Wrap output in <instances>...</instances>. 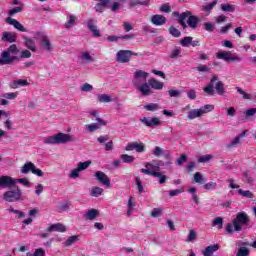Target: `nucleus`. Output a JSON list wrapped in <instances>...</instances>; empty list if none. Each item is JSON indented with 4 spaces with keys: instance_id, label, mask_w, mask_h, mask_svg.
Listing matches in <instances>:
<instances>
[{
    "instance_id": "f257e3e1",
    "label": "nucleus",
    "mask_w": 256,
    "mask_h": 256,
    "mask_svg": "<svg viewBox=\"0 0 256 256\" xmlns=\"http://www.w3.org/2000/svg\"><path fill=\"white\" fill-rule=\"evenodd\" d=\"M17 55H19V48H17V45H10L6 51L1 53L0 65H13L15 61H20V59H29L31 57V51L23 50L20 57Z\"/></svg>"
},
{
    "instance_id": "f03ea898",
    "label": "nucleus",
    "mask_w": 256,
    "mask_h": 256,
    "mask_svg": "<svg viewBox=\"0 0 256 256\" xmlns=\"http://www.w3.org/2000/svg\"><path fill=\"white\" fill-rule=\"evenodd\" d=\"M172 16L178 18V23L183 29H187V24L191 29H197L201 21L199 17L193 15L191 11H186L181 14L178 11H174L172 12ZM186 19H188L187 23L185 22Z\"/></svg>"
},
{
    "instance_id": "7ed1b4c3",
    "label": "nucleus",
    "mask_w": 256,
    "mask_h": 256,
    "mask_svg": "<svg viewBox=\"0 0 256 256\" xmlns=\"http://www.w3.org/2000/svg\"><path fill=\"white\" fill-rule=\"evenodd\" d=\"M250 222H251V219L249 218V215H247V213L239 212L236 215V218L232 220V224L228 223L226 225V231L227 233H229V235L233 234V227H234V231H242L243 226L249 225Z\"/></svg>"
},
{
    "instance_id": "20e7f679",
    "label": "nucleus",
    "mask_w": 256,
    "mask_h": 256,
    "mask_svg": "<svg viewBox=\"0 0 256 256\" xmlns=\"http://www.w3.org/2000/svg\"><path fill=\"white\" fill-rule=\"evenodd\" d=\"M215 89L218 95L225 94V84L221 80H219V76L217 75L212 76V78L210 79V83L206 87H204L203 91L208 95H215Z\"/></svg>"
},
{
    "instance_id": "39448f33",
    "label": "nucleus",
    "mask_w": 256,
    "mask_h": 256,
    "mask_svg": "<svg viewBox=\"0 0 256 256\" xmlns=\"http://www.w3.org/2000/svg\"><path fill=\"white\" fill-rule=\"evenodd\" d=\"M2 187H13L12 190H8L3 194V199L7 203H18L19 201H25V196L19 188V186H2Z\"/></svg>"
},
{
    "instance_id": "423d86ee",
    "label": "nucleus",
    "mask_w": 256,
    "mask_h": 256,
    "mask_svg": "<svg viewBox=\"0 0 256 256\" xmlns=\"http://www.w3.org/2000/svg\"><path fill=\"white\" fill-rule=\"evenodd\" d=\"M69 142H71V136L65 133H58L54 136H49L48 138L44 139V143L46 145H61Z\"/></svg>"
},
{
    "instance_id": "0eeeda50",
    "label": "nucleus",
    "mask_w": 256,
    "mask_h": 256,
    "mask_svg": "<svg viewBox=\"0 0 256 256\" xmlns=\"http://www.w3.org/2000/svg\"><path fill=\"white\" fill-rule=\"evenodd\" d=\"M8 178L7 183L3 187H17L16 183H21L25 187H31V182L27 178L13 179L11 176H4Z\"/></svg>"
},
{
    "instance_id": "6e6552de",
    "label": "nucleus",
    "mask_w": 256,
    "mask_h": 256,
    "mask_svg": "<svg viewBox=\"0 0 256 256\" xmlns=\"http://www.w3.org/2000/svg\"><path fill=\"white\" fill-rule=\"evenodd\" d=\"M133 57V51L131 50H119L116 54V61L118 63H129Z\"/></svg>"
},
{
    "instance_id": "1a4fd4ad",
    "label": "nucleus",
    "mask_w": 256,
    "mask_h": 256,
    "mask_svg": "<svg viewBox=\"0 0 256 256\" xmlns=\"http://www.w3.org/2000/svg\"><path fill=\"white\" fill-rule=\"evenodd\" d=\"M153 155L155 157H161L163 155L164 159H166V165H173V162L171 161V152L169 150H163V148L156 146L153 150Z\"/></svg>"
},
{
    "instance_id": "9d476101",
    "label": "nucleus",
    "mask_w": 256,
    "mask_h": 256,
    "mask_svg": "<svg viewBox=\"0 0 256 256\" xmlns=\"http://www.w3.org/2000/svg\"><path fill=\"white\" fill-rule=\"evenodd\" d=\"M133 85L136 86V88L138 89V91H140V93L144 96L147 97L149 95H151L153 93V91L151 90V85H149V82H145L142 85H139V82L137 80H132Z\"/></svg>"
},
{
    "instance_id": "9b49d317",
    "label": "nucleus",
    "mask_w": 256,
    "mask_h": 256,
    "mask_svg": "<svg viewBox=\"0 0 256 256\" xmlns=\"http://www.w3.org/2000/svg\"><path fill=\"white\" fill-rule=\"evenodd\" d=\"M140 173H144V175H150L151 177H158L160 185L163 183H167V175L161 174L159 171H151V169H140Z\"/></svg>"
},
{
    "instance_id": "f8f14e48",
    "label": "nucleus",
    "mask_w": 256,
    "mask_h": 256,
    "mask_svg": "<svg viewBox=\"0 0 256 256\" xmlns=\"http://www.w3.org/2000/svg\"><path fill=\"white\" fill-rule=\"evenodd\" d=\"M217 59H223V61H241V57L233 55L231 51H222L216 53Z\"/></svg>"
},
{
    "instance_id": "ddd939ff",
    "label": "nucleus",
    "mask_w": 256,
    "mask_h": 256,
    "mask_svg": "<svg viewBox=\"0 0 256 256\" xmlns=\"http://www.w3.org/2000/svg\"><path fill=\"white\" fill-rule=\"evenodd\" d=\"M136 150V153H144L145 151V144L142 142H130L125 147V151H134Z\"/></svg>"
},
{
    "instance_id": "4468645a",
    "label": "nucleus",
    "mask_w": 256,
    "mask_h": 256,
    "mask_svg": "<svg viewBox=\"0 0 256 256\" xmlns=\"http://www.w3.org/2000/svg\"><path fill=\"white\" fill-rule=\"evenodd\" d=\"M140 121L146 127H159V125H161V120L158 117H153V118L144 117L140 119Z\"/></svg>"
},
{
    "instance_id": "2eb2a0df",
    "label": "nucleus",
    "mask_w": 256,
    "mask_h": 256,
    "mask_svg": "<svg viewBox=\"0 0 256 256\" xmlns=\"http://www.w3.org/2000/svg\"><path fill=\"white\" fill-rule=\"evenodd\" d=\"M95 177L97 181H99V183H101L102 185H105L106 187H111V179H109V176H107V174H105L104 172L97 171L95 173Z\"/></svg>"
},
{
    "instance_id": "dca6fc26",
    "label": "nucleus",
    "mask_w": 256,
    "mask_h": 256,
    "mask_svg": "<svg viewBox=\"0 0 256 256\" xmlns=\"http://www.w3.org/2000/svg\"><path fill=\"white\" fill-rule=\"evenodd\" d=\"M6 23H8V25H13L15 29H17L18 31H21L22 33H27V28H24L23 24H21L16 19L8 17L6 18Z\"/></svg>"
},
{
    "instance_id": "f3484780",
    "label": "nucleus",
    "mask_w": 256,
    "mask_h": 256,
    "mask_svg": "<svg viewBox=\"0 0 256 256\" xmlns=\"http://www.w3.org/2000/svg\"><path fill=\"white\" fill-rule=\"evenodd\" d=\"M151 23L156 26L165 25V23H167V18L161 14H155L151 17Z\"/></svg>"
},
{
    "instance_id": "a211bd4d",
    "label": "nucleus",
    "mask_w": 256,
    "mask_h": 256,
    "mask_svg": "<svg viewBox=\"0 0 256 256\" xmlns=\"http://www.w3.org/2000/svg\"><path fill=\"white\" fill-rule=\"evenodd\" d=\"M87 28L91 33H93V37H101V32L97 29V26H95V20L89 19L87 22Z\"/></svg>"
},
{
    "instance_id": "6ab92c4d",
    "label": "nucleus",
    "mask_w": 256,
    "mask_h": 256,
    "mask_svg": "<svg viewBox=\"0 0 256 256\" xmlns=\"http://www.w3.org/2000/svg\"><path fill=\"white\" fill-rule=\"evenodd\" d=\"M47 231L48 233H53L55 231H58L59 233H65V231H67V228L65 227V225L61 223H56V224L50 225Z\"/></svg>"
},
{
    "instance_id": "aec40b11",
    "label": "nucleus",
    "mask_w": 256,
    "mask_h": 256,
    "mask_svg": "<svg viewBox=\"0 0 256 256\" xmlns=\"http://www.w3.org/2000/svg\"><path fill=\"white\" fill-rule=\"evenodd\" d=\"M2 41L6 43H15V41H17V34L15 32H4Z\"/></svg>"
},
{
    "instance_id": "412c9836",
    "label": "nucleus",
    "mask_w": 256,
    "mask_h": 256,
    "mask_svg": "<svg viewBox=\"0 0 256 256\" xmlns=\"http://www.w3.org/2000/svg\"><path fill=\"white\" fill-rule=\"evenodd\" d=\"M96 121H98V124H90L86 126L89 133H93V131H97V129H100V127L107 125V122L101 118H97Z\"/></svg>"
},
{
    "instance_id": "4be33fe9",
    "label": "nucleus",
    "mask_w": 256,
    "mask_h": 256,
    "mask_svg": "<svg viewBox=\"0 0 256 256\" xmlns=\"http://www.w3.org/2000/svg\"><path fill=\"white\" fill-rule=\"evenodd\" d=\"M77 16L70 14L67 16V22L64 24L65 29H72L77 25Z\"/></svg>"
},
{
    "instance_id": "5701e85b",
    "label": "nucleus",
    "mask_w": 256,
    "mask_h": 256,
    "mask_svg": "<svg viewBox=\"0 0 256 256\" xmlns=\"http://www.w3.org/2000/svg\"><path fill=\"white\" fill-rule=\"evenodd\" d=\"M41 45L45 51H53V46L51 45V40L45 35L40 39Z\"/></svg>"
},
{
    "instance_id": "b1692460",
    "label": "nucleus",
    "mask_w": 256,
    "mask_h": 256,
    "mask_svg": "<svg viewBox=\"0 0 256 256\" xmlns=\"http://www.w3.org/2000/svg\"><path fill=\"white\" fill-rule=\"evenodd\" d=\"M23 39L27 49H30V51H33V52L37 51V47L35 46V40L27 36H23Z\"/></svg>"
},
{
    "instance_id": "393cba45",
    "label": "nucleus",
    "mask_w": 256,
    "mask_h": 256,
    "mask_svg": "<svg viewBox=\"0 0 256 256\" xmlns=\"http://www.w3.org/2000/svg\"><path fill=\"white\" fill-rule=\"evenodd\" d=\"M219 247H220L219 244L210 245L205 248L203 255L204 256H213V253H215V251H219Z\"/></svg>"
},
{
    "instance_id": "a878e982",
    "label": "nucleus",
    "mask_w": 256,
    "mask_h": 256,
    "mask_svg": "<svg viewBox=\"0 0 256 256\" xmlns=\"http://www.w3.org/2000/svg\"><path fill=\"white\" fill-rule=\"evenodd\" d=\"M148 83L150 85V87H152V89H156V90H161L163 89V86L165 85L163 82H159L157 79L155 78H150L148 80Z\"/></svg>"
},
{
    "instance_id": "bb28decb",
    "label": "nucleus",
    "mask_w": 256,
    "mask_h": 256,
    "mask_svg": "<svg viewBox=\"0 0 256 256\" xmlns=\"http://www.w3.org/2000/svg\"><path fill=\"white\" fill-rule=\"evenodd\" d=\"M25 85H29V82L23 79L14 80L12 83H10L11 89H17L18 87H25Z\"/></svg>"
},
{
    "instance_id": "cd10ccee",
    "label": "nucleus",
    "mask_w": 256,
    "mask_h": 256,
    "mask_svg": "<svg viewBox=\"0 0 256 256\" xmlns=\"http://www.w3.org/2000/svg\"><path fill=\"white\" fill-rule=\"evenodd\" d=\"M204 111L200 109H193L188 112V119H197V117L203 116Z\"/></svg>"
},
{
    "instance_id": "c85d7f7f",
    "label": "nucleus",
    "mask_w": 256,
    "mask_h": 256,
    "mask_svg": "<svg viewBox=\"0 0 256 256\" xmlns=\"http://www.w3.org/2000/svg\"><path fill=\"white\" fill-rule=\"evenodd\" d=\"M147 77H149V73L143 71V70H137L134 73V80L143 79V81H147Z\"/></svg>"
},
{
    "instance_id": "c756f323",
    "label": "nucleus",
    "mask_w": 256,
    "mask_h": 256,
    "mask_svg": "<svg viewBox=\"0 0 256 256\" xmlns=\"http://www.w3.org/2000/svg\"><path fill=\"white\" fill-rule=\"evenodd\" d=\"M247 134V130H244L242 133H240L237 137L234 138V141L228 144V147H235V145H239L241 143V139L245 137Z\"/></svg>"
},
{
    "instance_id": "7c9ffc66",
    "label": "nucleus",
    "mask_w": 256,
    "mask_h": 256,
    "mask_svg": "<svg viewBox=\"0 0 256 256\" xmlns=\"http://www.w3.org/2000/svg\"><path fill=\"white\" fill-rule=\"evenodd\" d=\"M97 217H99V210L97 209H90L86 213V219H88L89 221H93Z\"/></svg>"
},
{
    "instance_id": "2f4dec72",
    "label": "nucleus",
    "mask_w": 256,
    "mask_h": 256,
    "mask_svg": "<svg viewBox=\"0 0 256 256\" xmlns=\"http://www.w3.org/2000/svg\"><path fill=\"white\" fill-rule=\"evenodd\" d=\"M70 207H71V201H64L58 207V213H63L65 211H69Z\"/></svg>"
},
{
    "instance_id": "473e14b6",
    "label": "nucleus",
    "mask_w": 256,
    "mask_h": 256,
    "mask_svg": "<svg viewBox=\"0 0 256 256\" xmlns=\"http://www.w3.org/2000/svg\"><path fill=\"white\" fill-rule=\"evenodd\" d=\"M34 166H35V164H33L32 162L25 163L24 167H22V169H21V173H23L24 175H27V173H29V171L33 172Z\"/></svg>"
},
{
    "instance_id": "72a5a7b5",
    "label": "nucleus",
    "mask_w": 256,
    "mask_h": 256,
    "mask_svg": "<svg viewBox=\"0 0 256 256\" xmlns=\"http://www.w3.org/2000/svg\"><path fill=\"white\" fill-rule=\"evenodd\" d=\"M238 194L242 195V197H246V199H253V197H255L253 192H251L250 190L239 189Z\"/></svg>"
},
{
    "instance_id": "f704fd0d",
    "label": "nucleus",
    "mask_w": 256,
    "mask_h": 256,
    "mask_svg": "<svg viewBox=\"0 0 256 256\" xmlns=\"http://www.w3.org/2000/svg\"><path fill=\"white\" fill-rule=\"evenodd\" d=\"M79 241V236H70L65 242V247H71V245L77 243Z\"/></svg>"
},
{
    "instance_id": "c9c22d12",
    "label": "nucleus",
    "mask_w": 256,
    "mask_h": 256,
    "mask_svg": "<svg viewBox=\"0 0 256 256\" xmlns=\"http://www.w3.org/2000/svg\"><path fill=\"white\" fill-rule=\"evenodd\" d=\"M91 197H99V195H103V188L101 187H93L90 192Z\"/></svg>"
},
{
    "instance_id": "e433bc0d",
    "label": "nucleus",
    "mask_w": 256,
    "mask_h": 256,
    "mask_svg": "<svg viewBox=\"0 0 256 256\" xmlns=\"http://www.w3.org/2000/svg\"><path fill=\"white\" fill-rule=\"evenodd\" d=\"M221 9L226 13H235V6L231 4H221Z\"/></svg>"
},
{
    "instance_id": "4c0bfd02",
    "label": "nucleus",
    "mask_w": 256,
    "mask_h": 256,
    "mask_svg": "<svg viewBox=\"0 0 256 256\" xmlns=\"http://www.w3.org/2000/svg\"><path fill=\"white\" fill-rule=\"evenodd\" d=\"M144 109L146 111H158V109H161V107L159 106V104L149 103L144 106Z\"/></svg>"
},
{
    "instance_id": "58836bf2",
    "label": "nucleus",
    "mask_w": 256,
    "mask_h": 256,
    "mask_svg": "<svg viewBox=\"0 0 256 256\" xmlns=\"http://www.w3.org/2000/svg\"><path fill=\"white\" fill-rule=\"evenodd\" d=\"M194 181L195 183H200V185H203V183H205V181H207L203 175L200 172H196L194 174Z\"/></svg>"
},
{
    "instance_id": "ea45409f",
    "label": "nucleus",
    "mask_w": 256,
    "mask_h": 256,
    "mask_svg": "<svg viewBox=\"0 0 256 256\" xmlns=\"http://www.w3.org/2000/svg\"><path fill=\"white\" fill-rule=\"evenodd\" d=\"M120 158L122 159L123 163H133V161H135V156H131L129 154H122Z\"/></svg>"
},
{
    "instance_id": "a19ab883",
    "label": "nucleus",
    "mask_w": 256,
    "mask_h": 256,
    "mask_svg": "<svg viewBox=\"0 0 256 256\" xmlns=\"http://www.w3.org/2000/svg\"><path fill=\"white\" fill-rule=\"evenodd\" d=\"M192 39H193V37L186 36L181 39L180 45H182V47H189V45H191V43H192Z\"/></svg>"
},
{
    "instance_id": "79ce46f5",
    "label": "nucleus",
    "mask_w": 256,
    "mask_h": 256,
    "mask_svg": "<svg viewBox=\"0 0 256 256\" xmlns=\"http://www.w3.org/2000/svg\"><path fill=\"white\" fill-rule=\"evenodd\" d=\"M98 101L100 103H111L112 99H111V96L107 94H102L98 96Z\"/></svg>"
},
{
    "instance_id": "37998d69",
    "label": "nucleus",
    "mask_w": 256,
    "mask_h": 256,
    "mask_svg": "<svg viewBox=\"0 0 256 256\" xmlns=\"http://www.w3.org/2000/svg\"><path fill=\"white\" fill-rule=\"evenodd\" d=\"M169 33L172 35V37H181V31L175 28V26H170Z\"/></svg>"
},
{
    "instance_id": "c03bdc74",
    "label": "nucleus",
    "mask_w": 256,
    "mask_h": 256,
    "mask_svg": "<svg viewBox=\"0 0 256 256\" xmlns=\"http://www.w3.org/2000/svg\"><path fill=\"white\" fill-rule=\"evenodd\" d=\"M236 256H249V248L247 247H240Z\"/></svg>"
},
{
    "instance_id": "a18cd8bd",
    "label": "nucleus",
    "mask_w": 256,
    "mask_h": 256,
    "mask_svg": "<svg viewBox=\"0 0 256 256\" xmlns=\"http://www.w3.org/2000/svg\"><path fill=\"white\" fill-rule=\"evenodd\" d=\"M89 165H91V161L79 162L77 169L80 171H85V169L89 168Z\"/></svg>"
},
{
    "instance_id": "49530a36",
    "label": "nucleus",
    "mask_w": 256,
    "mask_h": 256,
    "mask_svg": "<svg viewBox=\"0 0 256 256\" xmlns=\"http://www.w3.org/2000/svg\"><path fill=\"white\" fill-rule=\"evenodd\" d=\"M213 159V155H203L198 158V163H209Z\"/></svg>"
},
{
    "instance_id": "de8ad7c7",
    "label": "nucleus",
    "mask_w": 256,
    "mask_h": 256,
    "mask_svg": "<svg viewBox=\"0 0 256 256\" xmlns=\"http://www.w3.org/2000/svg\"><path fill=\"white\" fill-rule=\"evenodd\" d=\"M215 5H217V0H213L211 3L204 6L203 11H205L206 13H210L211 10H213V7H215Z\"/></svg>"
},
{
    "instance_id": "09e8293b",
    "label": "nucleus",
    "mask_w": 256,
    "mask_h": 256,
    "mask_svg": "<svg viewBox=\"0 0 256 256\" xmlns=\"http://www.w3.org/2000/svg\"><path fill=\"white\" fill-rule=\"evenodd\" d=\"M151 215L152 217H161L163 215V208H154L152 211H151Z\"/></svg>"
},
{
    "instance_id": "8fccbe9b",
    "label": "nucleus",
    "mask_w": 256,
    "mask_h": 256,
    "mask_svg": "<svg viewBox=\"0 0 256 256\" xmlns=\"http://www.w3.org/2000/svg\"><path fill=\"white\" fill-rule=\"evenodd\" d=\"M197 239V232H195V230H190L188 237H187V241L189 243L195 241Z\"/></svg>"
},
{
    "instance_id": "3c124183",
    "label": "nucleus",
    "mask_w": 256,
    "mask_h": 256,
    "mask_svg": "<svg viewBox=\"0 0 256 256\" xmlns=\"http://www.w3.org/2000/svg\"><path fill=\"white\" fill-rule=\"evenodd\" d=\"M21 11H23V6H18V7H15L11 10L8 11V15L10 17H13V15H16V13H21Z\"/></svg>"
},
{
    "instance_id": "603ef678",
    "label": "nucleus",
    "mask_w": 256,
    "mask_h": 256,
    "mask_svg": "<svg viewBox=\"0 0 256 256\" xmlns=\"http://www.w3.org/2000/svg\"><path fill=\"white\" fill-rule=\"evenodd\" d=\"M183 163H187V156L185 154H181L180 157L176 160V165L181 167Z\"/></svg>"
},
{
    "instance_id": "864d4df0",
    "label": "nucleus",
    "mask_w": 256,
    "mask_h": 256,
    "mask_svg": "<svg viewBox=\"0 0 256 256\" xmlns=\"http://www.w3.org/2000/svg\"><path fill=\"white\" fill-rule=\"evenodd\" d=\"M204 189H206V191H211L213 189H217V183L216 182H208L206 184H204Z\"/></svg>"
},
{
    "instance_id": "5fc2aeb1",
    "label": "nucleus",
    "mask_w": 256,
    "mask_h": 256,
    "mask_svg": "<svg viewBox=\"0 0 256 256\" xmlns=\"http://www.w3.org/2000/svg\"><path fill=\"white\" fill-rule=\"evenodd\" d=\"M236 91L237 93H239L240 95H243V99H251V94H248L247 92H245L243 90V88L241 87H236Z\"/></svg>"
},
{
    "instance_id": "6e6d98bb",
    "label": "nucleus",
    "mask_w": 256,
    "mask_h": 256,
    "mask_svg": "<svg viewBox=\"0 0 256 256\" xmlns=\"http://www.w3.org/2000/svg\"><path fill=\"white\" fill-rule=\"evenodd\" d=\"M212 225L215 227L216 225H218V229H222L223 228V218L221 217H217L213 220Z\"/></svg>"
},
{
    "instance_id": "4d7b16f0",
    "label": "nucleus",
    "mask_w": 256,
    "mask_h": 256,
    "mask_svg": "<svg viewBox=\"0 0 256 256\" xmlns=\"http://www.w3.org/2000/svg\"><path fill=\"white\" fill-rule=\"evenodd\" d=\"M112 13H116V11H119L121 9V4L119 2H113L112 4L110 3V7Z\"/></svg>"
},
{
    "instance_id": "13d9d810",
    "label": "nucleus",
    "mask_w": 256,
    "mask_h": 256,
    "mask_svg": "<svg viewBox=\"0 0 256 256\" xmlns=\"http://www.w3.org/2000/svg\"><path fill=\"white\" fill-rule=\"evenodd\" d=\"M111 3H113V0H99V4L104 8V9H109L111 7Z\"/></svg>"
},
{
    "instance_id": "bf43d9fd",
    "label": "nucleus",
    "mask_w": 256,
    "mask_h": 256,
    "mask_svg": "<svg viewBox=\"0 0 256 256\" xmlns=\"http://www.w3.org/2000/svg\"><path fill=\"white\" fill-rule=\"evenodd\" d=\"M213 109H215V106H213V105H211V104H207V105L202 106V107L200 108V110L204 111V112H203V115H205V113H209V112L213 111Z\"/></svg>"
},
{
    "instance_id": "052dcab7",
    "label": "nucleus",
    "mask_w": 256,
    "mask_h": 256,
    "mask_svg": "<svg viewBox=\"0 0 256 256\" xmlns=\"http://www.w3.org/2000/svg\"><path fill=\"white\" fill-rule=\"evenodd\" d=\"M197 71H199V73H209V71H211V68L207 65H200L196 68Z\"/></svg>"
},
{
    "instance_id": "680f3d73",
    "label": "nucleus",
    "mask_w": 256,
    "mask_h": 256,
    "mask_svg": "<svg viewBox=\"0 0 256 256\" xmlns=\"http://www.w3.org/2000/svg\"><path fill=\"white\" fill-rule=\"evenodd\" d=\"M204 29H205V31H208L209 33H213L215 26L211 22H205Z\"/></svg>"
},
{
    "instance_id": "e2e57ef3",
    "label": "nucleus",
    "mask_w": 256,
    "mask_h": 256,
    "mask_svg": "<svg viewBox=\"0 0 256 256\" xmlns=\"http://www.w3.org/2000/svg\"><path fill=\"white\" fill-rule=\"evenodd\" d=\"M145 167H146V169H153V170H150V171H155V172L160 171V169H161L159 166H156V165L151 164L149 162H147L145 164Z\"/></svg>"
},
{
    "instance_id": "0e129e2a",
    "label": "nucleus",
    "mask_w": 256,
    "mask_h": 256,
    "mask_svg": "<svg viewBox=\"0 0 256 256\" xmlns=\"http://www.w3.org/2000/svg\"><path fill=\"white\" fill-rule=\"evenodd\" d=\"M195 167H197V163L195 162H189L188 165L186 166V171L187 173H191V171H193V169H195Z\"/></svg>"
},
{
    "instance_id": "69168bd1",
    "label": "nucleus",
    "mask_w": 256,
    "mask_h": 256,
    "mask_svg": "<svg viewBox=\"0 0 256 256\" xmlns=\"http://www.w3.org/2000/svg\"><path fill=\"white\" fill-rule=\"evenodd\" d=\"M160 11L162 13H171V6H169V4H163L162 7H160Z\"/></svg>"
},
{
    "instance_id": "338daca9",
    "label": "nucleus",
    "mask_w": 256,
    "mask_h": 256,
    "mask_svg": "<svg viewBox=\"0 0 256 256\" xmlns=\"http://www.w3.org/2000/svg\"><path fill=\"white\" fill-rule=\"evenodd\" d=\"M168 94L170 95V97H181V92H179L178 90H169Z\"/></svg>"
},
{
    "instance_id": "774afa93",
    "label": "nucleus",
    "mask_w": 256,
    "mask_h": 256,
    "mask_svg": "<svg viewBox=\"0 0 256 256\" xmlns=\"http://www.w3.org/2000/svg\"><path fill=\"white\" fill-rule=\"evenodd\" d=\"M34 256H45V250L43 248H38L34 252Z\"/></svg>"
}]
</instances>
